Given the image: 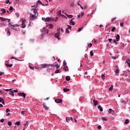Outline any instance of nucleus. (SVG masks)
<instances>
[{"label": "nucleus", "instance_id": "64", "mask_svg": "<svg viewBox=\"0 0 130 130\" xmlns=\"http://www.w3.org/2000/svg\"><path fill=\"white\" fill-rule=\"evenodd\" d=\"M29 68L30 69V70H34V68H33L31 66H29Z\"/></svg>", "mask_w": 130, "mask_h": 130}, {"label": "nucleus", "instance_id": "12", "mask_svg": "<svg viewBox=\"0 0 130 130\" xmlns=\"http://www.w3.org/2000/svg\"><path fill=\"white\" fill-rule=\"evenodd\" d=\"M93 105H94V106H97V105H98V101L93 100Z\"/></svg>", "mask_w": 130, "mask_h": 130}, {"label": "nucleus", "instance_id": "55", "mask_svg": "<svg viewBox=\"0 0 130 130\" xmlns=\"http://www.w3.org/2000/svg\"><path fill=\"white\" fill-rule=\"evenodd\" d=\"M25 22H26V20H23L22 21V24H25Z\"/></svg>", "mask_w": 130, "mask_h": 130}, {"label": "nucleus", "instance_id": "62", "mask_svg": "<svg viewBox=\"0 0 130 130\" xmlns=\"http://www.w3.org/2000/svg\"><path fill=\"white\" fill-rule=\"evenodd\" d=\"M5 121V120H4V119H2L1 120V122H2L3 123V122H4Z\"/></svg>", "mask_w": 130, "mask_h": 130}, {"label": "nucleus", "instance_id": "37", "mask_svg": "<svg viewBox=\"0 0 130 130\" xmlns=\"http://www.w3.org/2000/svg\"><path fill=\"white\" fill-rule=\"evenodd\" d=\"M113 89V86L112 85V86L109 88V90L110 91H112Z\"/></svg>", "mask_w": 130, "mask_h": 130}, {"label": "nucleus", "instance_id": "53", "mask_svg": "<svg viewBox=\"0 0 130 130\" xmlns=\"http://www.w3.org/2000/svg\"><path fill=\"white\" fill-rule=\"evenodd\" d=\"M31 8H37L38 7V5L31 6Z\"/></svg>", "mask_w": 130, "mask_h": 130}, {"label": "nucleus", "instance_id": "23", "mask_svg": "<svg viewBox=\"0 0 130 130\" xmlns=\"http://www.w3.org/2000/svg\"><path fill=\"white\" fill-rule=\"evenodd\" d=\"M32 10H34V13L35 14V15H36V13H37V9H32Z\"/></svg>", "mask_w": 130, "mask_h": 130}, {"label": "nucleus", "instance_id": "30", "mask_svg": "<svg viewBox=\"0 0 130 130\" xmlns=\"http://www.w3.org/2000/svg\"><path fill=\"white\" fill-rule=\"evenodd\" d=\"M59 71H60V69L56 70L55 72V74H58L59 73Z\"/></svg>", "mask_w": 130, "mask_h": 130}, {"label": "nucleus", "instance_id": "48", "mask_svg": "<svg viewBox=\"0 0 130 130\" xmlns=\"http://www.w3.org/2000/svg\"><path fill=\"white\" fill-rule=\"evenodd\" d=\"M26 25H25V24H22V28H23V29H24V28H25Z\"/></svg>", "mask_w": 130, "mask_h": 130}, {"label": "nucleus", "instance_id": "56", "mask_svg": "<svg viewBox=\"0 0 130 130\" xmlns=\"http://www.w3.org/2000/svg\"><path fill=\"white\" fill-rule=\"evenodd\" d=\"M83 29V28H78V32H81V30Z\"/></svg>", "mask_w": 130, "mask_h": 130}, {"label": "nucleus", "instance_id": "52", "mask_svg": "<svg viewBox=\"0 0 130 130\" xmlns=\"http://www.w3.org/2000/svg\"><path fill=\"white\" fill-rule=\"evenodd\" d=\"M14 8H13V7L11 6L10 9H9V11H12V10H13Z\"/></svg>", "mask_w": 130, "mask_h": 130}, {"label": "nucleus", "instance_id": "1", "mask_svg": "<svg viewBox=\"0 0 130 130\" xmlns=\"http://www.w3.org/2000/svg\"><path fill=\"white\" fill-rule=\"evenodd\" d=\"M42 19L43 20V21H45V22H49L50 21H54V18H52V17H47V18H44L43 17L42 18Z\"/></svg>", "mask_w": 130, "mask_h": 130}, {"label": "nucleus", "instance_id": "5", "mask_svg": "<svg viewBox=\"0 0 130 130\" xmlns=\"http://www.w3.org/2000/svg\"><path fill=\"white\" fill-rule=\"evenodd\" d=\"M29 16H30V20H32V21H34L35 20V18H36V15L35 14H32V13H29Z\"/></svg>", "mask_w": 130, "mask_h": 130}, {"label": "nucleus", "instance_id": "3", "mask_svg": "<svg viewBox=\"0 0 130 130\" xmlns=\"http://www.w3.org/2000/svg\"><path fill=\"white\" fill-rule=\"evenodd\" d=\"M48 29H46L44 27L42 29V34L41 35V37H43L44 36V34H48Z\"/></svg>", "mask_w": 130, "mask_h": 130}, {"label": "nucleus", "instance_id": "34", "mask_svg": "<svg viewBox=\"0 0 130 130\" xmlns=\"http://www.w3.org/2000/svg\"><path fill=\"white\" fill-rule=\"evenodd\" d=\"M102 79H103V81H104V80H105V75H102Z\"/></svg>", "mask_w": 130, "mask_h": 130}, {"label": "nucleus", "instance_id": "54", "mask_svg": "<svg viewBox=\"0 0 130 130\" xmlns=\"http://www.w3.org/2000/svg\"><path fill=\"white\" fill-rule=\"evenodd\" d=\"M112 111V109H109L108 112H109V113H111Z\"/></svg>", "mask_w": 130, "mask_h": 130}, {"label": "nucleus", "instance_id": "9", "mask_svg": "<svg viewBox=\"0 0 130 130\" xmlns=\"http://www.w3.org/2000/svg\"><path fill=\"white\" fill-rule=\"evenodd\" d=\"M54 37L57 38L58 40H59V32H57L55 34Z\"/></svg>", "mask_w": 130, "mask_h": 130}, {"label": "nucleus", "instance_id": "46", "mask_svg": "<svg viewBox=\"0 0 130 130\" xmlns=\"http://www.w3.org/2000/svg\"><path fill=\"white\" fill-rule=\"evenodd\" d=\"M67 28L70 29L71 30L72 29V26L71 25H68Z\"/></svg>", "mask_w": 130, "mask_h": 130}, {"label": "nucleus", "instance_id": "43", "mask_svg": "<svg viewBox=\"0 0 130 130\" xmlns=\"http://www.w3.org/2000/svg\"><path fill=\"white\" fill-rule=\"evenodd\" d=\"M53 66H54V67H55L56 69H58L59 68V66H58V64H56V65L53 64Z\"/></svg>", "mask_w": 130, "mask_h": 130}, {"label": "nucleus", "instance_id": "25", "mask_svg": "<svg viewBox=\"0 0 130 130\" xmlns=\"http://www.w3.org/2000/svg\"><path fill=\"white\" fill-rule=\"evenodd\" d=\"M66 81H70L71 80V78H70V76H67L66 77Z\"/></svg>", "mask_w": 130, "mask_h": 130}, {"label": "nucleus", "instance_id": "28", "mask_svg": "<svg viewBox=\"0 0 130 130\" xmlns=\"http://www.w3.org/2000/svg\"><path fill=\"white\" fill-rule=\"evenodd\" d=\"M90 56H93V55H94V53L93 52V50L90 51Z\"/></svg>", "mask_w": 130, "mask_h": 130}, {"label": "nucleus", "instance_id": "20", "mask_svg": "<svg viewBox=\"0 0 130 130\" xmlns=\"http://www.w3.org/2000/svg\"><path fill=\"white\" fill-rule=\"evenodd\" d=\"M64 70L65 72H67V71H69V67L68 66H64Z\"/></svg>", "mask_w": 130, "mask_h": 130}, {"label": "nucleus", "instance_id": "22", "mask_svg": "<svg viewBox=\"0 0 130 130\" xmlns=\"http://www.w3.org/2000/svg\"><path fill=\"white\" fill-rule=\"evenodd\" d=\"M9 94L11 95V96H14V91L10 90Z\"/></svg>", "mask_w": 130, "mask_h": 130}, {"label": "nucleus", "instance_id": "49", "mask_svg": "<svg viewBox=\"0 0 130 130\" xmlns=\"http://www.w3.org/2000/svg\"><path fill=\"white\" fill-rule=\"evenodd\" d=\"M98 129L100 130V129H101V128H102V127H101V125H99L98 126Z\"/></svg>", "mask_w": 130, "mask_h": 130}, {"label": "nucleus", "instance_id": "24", "mask_svg": "<svg viewBox=\"0 0 130 130\" xmlns=\"http://www.w3.org/2000/svg\"><path fill=\"white\" fill-rule=\"evenodd\" d=\"M66 121H67V122H69V121H70V120H71V118L67 117H66Z\"/></svg>", "mask_w": 130, "mask_h": 130}, {"label": "nucleus", "instance_id": "45", "mask_svg": "<svg viewBox=\"0 0 130 130\" xmlns=\"http://www.w3.org/2000/svg\"><path fill=\"white\" fill-rule=\"evenodd\" d=\"M10 111H11L10 110V109H6V113H8V112H10Z\"/></svg>", "mask_w": 130, "mask_h": 130}, {"label": "nucleus", "instance_id": "14", "mask_svg": "<svg viewBox=\"0 0 130 130\" xmlns=\"http://www.w3.org/2000/svg\"><path fill=\"white\" fill-rule=\"evenodd\" d=\"M73 20H74V19H72L71 20V22H70V25H73V26H74V25H75V22H74L73 21Z\"/></svg>", "mask_w": 130, "mask_h": 130}, {"label": "nucleus", "instance_id": "41", "mask_svg": "<svg viewBox=\"0 0 130 130\" xmlns=\"http://www.w3.org/2000/svg\"><path fill=\"white\" fill-rule=\"evenodd\" d=\"M7 35L8 36H10V35H11V32L9 30H8Z\"/></svg>", "mask_w": 130, "mask_h": 130}, {"label": "nucleus", "instance_id": "40", "mask_svg": "<svg viewBox=\"0 0 130 130\" xmlns=\"http://www.w3.org/2000/svg\"><path fill=\"white\" fill-rule=\"evenodd\" d=\"M51 28H53V25L52 24H49V28L51 29Z\"/></svg>", "mask_w": 130, "mask_h": 130}, {"label": "nucleus", "instance_id": "29", "mask_svg": "<svg viewBox=\"0 0 130 130\" xmlns=\"http://www.w3.org/2000/svg\"><path fill=\"white\" fill-rule=\"evenodd\" d=\"M1 12H3V14L6 13V10H5V9H1Z\"/></svg>", "mask_w": 130, "mask_h": 130}, {"label": "nucleus", "instance_id": "32", "mask_svg": "<svg viewBox=\"0 0 130 130\" xmlns=\"http://www.w3.org/2000/svg\"><path fill=\"white\" fill-rule=\"evenodd\" d=\"M8 125H9V126H12V122L9 121L8 122Z\"/></svg>", "mask_w": 130, "mask_h": 130}, {"label": "nucleus", "instance_id": "10", "mask_svg": "<svg viewBox=\"0 0 130 130\" xmlns=\"http://www.w3.org/2000/svg\"><path fill=\"white\" fill-rule=\"evenodd\" d=\"M120 38V36H119V35H117L116 36V41H119Z\"/></svg>", "mask_w": 130, "mask_h": 130}, {"label": "nucleus", "instance_id": "27", "mask_svg": "<svg viewBox=\"0 0 130 130\" xmlns=\"http://www.w3.org/2000/svg\"><path fill=\"white\" fill-rule=\"evenodd\" d=\"M129 122V120L127 119L125 120L124 123H125V124H127V123H128Z\"/></svg>", "mask_w": 130, "mask_h": 130}, {"label": "nucleus", "instance_id": "8", "mask_svg": "<svg viewBox=\"0 0 130 130\" xmlns=\"http://www.w3.org/2000/svg\"><path fill=\"white\" fill-rule=\"evenodd\" d=\"M55 102L56 103H61V102H62V100L59 99H57L56 100H55Z\"/></svg>", "mask_w": 130, "mask_h": 130}, {"label": "nucleus", "instance_id": "47", "mask_svg": "<svg viewBox=\"0 0 130 130\" xmlns=\"http://www.w3.org/2000/svg\"><path fill=\"white\" fill-rule=\"evenodd\" d=\"M109 41L110 43H112V41H113V40H112V39H109Z\"/></svg>", "mask_w": 130, "mask_h": 130}, {"label": "nucleus", "instance_id": "26", "mask_svg": "<svg viewBox=\"0 0 130 130\" xmlns=\"http://www.w3.org/2000/svg\"><path fill=\"white\" fill-rule=\"evenodd\" d=\"M124 23L123 22H120V26L121 28H123V25H124Z\"/></svg>", "mask_w": 130, "mask_h": 130}, {"label": "nucleus", "instance_id": "38", "mask_svg": "<svg viewBox=\"0 0 130 130\" xmlns=\"http://www.w3.org/2000/svg\"><path fill=\"white\" fill-rule=\"evenodd\" d=\"M20 121H18L15 123V124L16 125H20Z\"/></svg>", "mask_w": 130, "mask_h": 130}, {"label": "nucleus", "instance_id": "17", "mask_svg": "<svg viewBox=\"0 0 130 130\" xmlns=\"http://www.w3.org/2000/svg\"><path fill=\"white\" fill-rule=\"evenodd\" d=\"M115 73H116V75L117 76V75H118V74H119V69L117 68L115 71Z\"/></svg>", "mask_w": 130, "mask_h": 130}, {"label": "nucleus", "instance_id": "6", "mask_svg": "<svg viewBox=\"0 0 130 130\" xmlns=\"http://www.w3.org/2000/svg\"><path fill=\"white\" fill-rule=\"evenodd\" d=\"M18 96L20 97H23V98H26V93L24 92H20L18 93Z\"/></svg>", "mask_w": 130, "mask_h": 130}, {"label": "nucleus", "instance_id": "33", "mask_svg": "<svg viewBox=\"0 0 130 130\" xmlns=\"http://www.w3.org/2000/svg\"><path fill=\"white\" fill-rule=\"evenodd\" d=\"M57 15H58V16H60V15H61V10H59V11L58 12Z\"/></svg>", "mask_w": 130, "mask_h": 130}, {"label": "nucleus", "instance_id": "4", "mask_svg": "<svg viewBox=\"0 0 130 130\" xmlns=\"http://www.w3.org/2000/svg\"><path fill=\"white\" fill-rule=\"evenodd\" d=\"M42 69H44L47 67H53V68H54V65H53V64H42Z\"/></svg>", "mask_w": 130, "mask_h": 130}, {"label": "nucleus", "instance_id": "63", "mask_svg": "<svg viewBox=\"0 0 130 130\" xmlns=\"http://www.w3.org/2000/svg\"><path fill=\"white\" fill-rule=\"evenodd\" d=\"M116 19V18H114L111 19V22H113V21H114V20H115Z\"/></svg>", "mask_w": 130, "mask_h": 130}, {"label": "nucleus", "instance_id": "57", "mask_svg": "<svg viewBox=\"0 0 130 130\" xmlns=\"http://www.w3.org/2000/svg\"><path fill=\"white\" fill-rule=\"evenodd\" d=\"M124 102H125V101L124 100H122L121 101V103H122V104H124Z\"/></svg>", "mask_w": 130, "mask_h": 130}, {"label": "nucleus", "instance_id": "59", "mask_svg": "<svg viewBox=\"0 0 130 130\" xmlns=\"http://www.w3.org/2000/svg\"><path fill=\"white\" fill-rule=\"evenodd\" d=\"M57 31L58 33H60V28H58L57 29Z\"/></svg>", "mask_w": 130, "mask_h": 130}, {"label": "nucleus", "instance_id": "19", "mask_svg": "<svg viewBox=\"0 0 130 130\" xmlns=\"http://www.w3.org/2000/svg\"><path fill=\"white\" fill-rule=\"evenodd\" d=\"M63 91H64V92H69V91H70V89L64 88L63 89Z\"/></svg>", "mask_w": 130, "mask_h": 130}, {"label": "nucleus", "instance_id": "58", "mask_svg": "<svg viewBox=\"0 0 130 130\" xmlns=\"http://www.w3.org/2000/svg\"><path fill=\"white\" fill-rule=\"evenodd\" d=\"M10 3V0H6L5 4H9Z\"/></svg>", "mask_w": 130, "mask_h": 130}, {"label": "nucleus", "instance_id": "13", "mask_svg": "<svg viewBox=\"0 0 130 130\" xmlns=\"http://www.w3.org/2000/svg\"><path fill=\"white\" fill-rule=\"evenodd\" d=\"M5 66L7 68H12V67H13V64H5Z\"/></svg>", "mask_w": 130, "mask_h": 130}, {"label": "nucleus", "instance_id": "31", "mask_svg": "<svg viewBox=\"0 0 130 130\" xmlns=\"http://www.w3.org/2000/svg\"><path fill=\"white\" fill-rule=\"evenodd\" d=\"M102 119L103 121H107V119H106V118L102 117Z\"/></svg>", "mask_w": 130, "mask_h": 130}, {"label": "nucleus", "instance_id": "61", "mask_svg": "<svg viewBox=\"0 0 130 130\" xmlns=\"http://www.w3.org/2000/svg\"><path fill=\"white\" fill-rule=\"evenodd\" d=\"M113 42L116 45L117 44V41L116 40H114Z\"/></svg>", "mask_w": 130, "mask_h": 130}, {"label": "nucleus", "instance_id": "11", "mask_svg": "<svg viewBox=\"0 0 130 130\" xmlns=\"http://www.w3.org/2000/svg\"><path fill=\"white\" fill-rule=\"evenodd\" d=\"M0 103H2L4 105H5V101L4 99L0 98Z\"/></svg>", "mask_w": 130, "mask_h": 130}, {"label": "nucleus", "instance_id": "39", "mask_svg": "<svg viewBox=\"0 0 130 130\" xmlns=\"http://www.w3.org/2000/svg\"><path fill=\"white\" fill-rule=\"evenodd\" d=\"M66 32L67 33V34H69V33H70V31L69 30V28H66Z\"/></svg>", "mask_w": 130, "mask_h": 130}, {"label": "nucleus", "instance_id": "15", "mask_svg": "<svg viewBox=\"0 0 130 130\" xmlns=\"http://www.w3.org/2000/svg\"><path fill=\"white\" fill-rule=\"evenodd\" d=\"M98 109L100 110V111H103V109H102V107L101 105L98 106Z\"/></svg>", "mask_w": 130, "mask_h": 130}, {"label": "nucleus", "instance_id": "2", "mask_svg": "<svg viewBox=\"0 0 130 130\" xmlns=\"http://www.w3.org/2000/svg\"><path fill=\"white\" fill-rule=\"evenodd\" d=\"M8 23L10 25L9 27H11V29H14L15 27H16V26L19 27V25H18V24L12 25V24L10 22L11 21V19H8Z\"/></svg>", "mask_w": 130, "mask_h": 130}, {"label": "nucleus", "instance_id": "44", "mask_svg": "<svg viewBox=\"0 0 130 130\" xmlns=\"http://www.w3.org/2000/svg\"><path fill=\"white\" fill-rule=\"evenodd\" d=\"M37 5H39V4H42V2H41L40 1H38V2H37Z\"/></svg>", "mask_w": 130, "mask_h": 130}, {"label": "nucleus", "instance_id": "51", "mask_svg": "<svg viewBox=\"0 0 130 130\" xmlns=\"http://www.w3.org/2000/svg\"><path fill=\"white\" fill-rule=\"evenodd\" d=\"M57 20H58V17H56L55 19L54 18V21L55 22H56V21H57Z\"/></svg>", "mask_w": 130, "mask_h": 130}, {"label": "nucleus", "instance_id": "42", "mask_svg": "<svg viewBox=\"0 0 130 130\" xmlns=\"http://www.w3.org/2000/svg\"><path fill=\"white\" fill-rule=\"evenodd\" d=\"M115 29H116L115 27H113L112 30H111V31L112 32H114V31H115Z\"/></svg>", "mask_w": 130, "mask_h": 130}, {"label": "nucleus", "instance_id": "21", "mask_svg": "<svg viewBox=\"0 0 130 130\" xmlns=\"http://www.w3.org/2000/svg\"><path fill=\"white\" fill-rule=\"evenodd\" d=\"M0 20H1V21H7V20H8V19L7 18H3V17H0Z\"/></svg>", "mask_w": 130, "mask_h": 130}, {"label": "nucleus", "instance_id": "35", "mask_svg": "<svg viewBox=\"0 0 130 130\" xmlns=\"http://www.w3.org/2000/svg\"><path fill=\"white\" fill-rule=\"evenodd\" d=\"M21 113L22 114H23V115H25V114H26V111H22Z\"/></svg>", "mask_w": 130, "mask_h": 130}, {"label": "nucleus", "instance_id": "18", "mask_svg": "<svg viewBox=\"0 0 130 130\" xmlns=\"http://www.w3.org/2000/svg\"><path fill=\"white\" fill-rule=\"evenodd\" d=\"M66 16H67V17H68V18H70V19H72V18H73V16L72 15H69V14H66Z\"/></svg>", "mask_w": 130, "mask_h": 130}, {"label": "nucleus", "instance_id": "7", "mask_svg": "<svg viewBox=\"0 0 130 130\" xmlns=\"http://www.w3.org/2000/svg\"><path fill=\"white\" fill-rule=\"evenodd\" d=\"M42 105L44 109H45V110H48V109H49V108H48V107L46 106L45 103H43Z\"/></svg>", "mask_w": 130, "mask_h": 130}, {"label": "nucleus", "instance_id": "16", "mask_svg": "<svg viewBox=\"0 0 130 130\" xmlns=\"http://www.w3.org/2000/svg\"><path fill=\"white\" fill-rule=\"evenodd\" d=\"M126 62L127 63V64L128 65V68H130V60H129V59H127Z\"/></svg>", "mask_w": 130, "mask_h": 130}, {"label": "nucleus", "instance_id": "60", "mask_svg": "<svg viewBox=\"0 0 130 130\" xmlns=\"http://www.w3.org/2000/svg\"><path fill=\"white\" fill-rule=\"evenodd\" d=\"M15 15H16V17H17V18H19V13H17L15 14Z\"/></svg>", "mask_w": 130, "mask_h": 130}, {"label": "nucleus", "instance_id": "50", "mask_svg": "<svg viewBox=\"0 0 130 130\" xmlns=\"http://www.w3.org/2000/svg\"><path fill=\"white\" fill-rule=\"evenodd\" d=\"M78 6H79L80 7V8H81V9H82V10H84V7H83L82 6V5H81L80 4H78Z\"/></svg>", "mask_w": 130, "mask_h": 130}, {"label": "nucleus", "instance_id": "36", "mask_svg": "<svg viewBox=\"0 0 130 130\" xmlns=\"http://www.w3.org/2000/svg\"><path fill=\"white\" fill-rule=\"evenodd\" d=\"M63 64L64 67L67 66V61H66V60H64L63 62Z\"/></svg>", "mask_w": 130, "mask_h": 130}]
</instances>
